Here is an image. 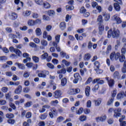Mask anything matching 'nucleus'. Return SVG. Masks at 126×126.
Returning a JSON list of instances; mask_svg holds the SVG:
<instances>
[{"label":"nucleus","mask_w":126,"mask_h":126,"mask_svg":"<svg viewBox=\"0 0 126 126\" xmlns=\"http://www.w3.org/2000/svg\"><path fill=\"white\" fill-rule=\"evenodd\" d=\"M108 38H118L120 36V31L117 29L114 28L113 31L112 30H110L107 32Z\"/></svg>","instance_id":"1"},{"label":"nucleus","mask_w":126,"mask_h":126,"mask_svg":"<svg viewBox=\"0 0 126 126\" xmlns=\"http://www.w3.org/2000/svg\"><path fill=\"white\" fill-rule=\"evenodd\" d=\"M121 57V54L119 52H117L115 53V52H113L110 54V59L111 61H118L120 57Z\"/></svg>","instance_id":"2"},{"label":"nucleus","mask_w":126,"mask_h":126,"mask_svg":"<svg viewBox=\"0 0 126 126\" xmlns=\"http://www.w3.org/2000/svg\"><path fill=\"white\" fill-rule=\"evenodd\" d=\"M50 111L51 112L49 113V115L51 119H53L54 115V116L58 115V110L55 107H53L50 109Z\"/></svg>","instance_id":"3"},{"label":"nucleus","mask_w":126,"mask_h":126,"mask_svg":"<svg viewBox=\"0 0 126 126\" xmlns=\"http://www.w3.org/2000/svg\"><path fill=\"white\" fill-rule=\"evenodd\" d=\"M74 77L75 79L73 80V83H74L75 84H77L79 80H80L81 81V80H82V78H81V77L79 75V73H75L74 74Z\"/></svg>","instance_id":"4"},{"label":"nucleus","mask_w":126,"mask_h":126,"mask_svg":"<svg viewBox=\"0 0 126 126\" xmlns=\"http://www.w3.org/2000/svg\"><path fill=\"white\" fill-rule=\"evenodd\" d=\"M112 20H115L116 21V24H121L122 23V19L118 15H115L112 17Z\"/></svg>","instance_id":"5"},{"label":"nucleus","mask_w":126,"mask_h":126,"mask_svg":"<svg viewBox=\"0 0 126 126\" xmlns=\"http://www.w3.org/2000/svg\"><path fill=\"white\" fill-rule=\"evenodd\" d=\"M62 91L61 90H56L55 92H54L53 97L56 99H59V98H61L62 95Z\"/></svg>","instance_id":"6"},{"label":"nucleus","mask_w":126,"mask_h":126,"mask_svg":"<svg viewBox=\"0 0 126 126\" xmlns=\"http://www.w3.org/2000/svg\"><path fill=\"white\" fill-rule=\"evenodd\" d=\"M65 72H66V70L64 68H63V69H62L60 70H58L57 71L58 74H59V78L60 79H62L63 78V74H64V73H65Z\"/></svg>","instance_id":"7"},{"label":"nucleus","mask_w":126,"mask_h":126,"mask_svg":"<svg viewBox=\"0 0 126 126\" xmlns=\"http://www.w3.org/2000/svg\"><path fill=\"white\" fill-rule=\"evenodd\" d=\"M95 83H97V84H104V80H101L100 78L94 79L93 81V84H95Z\"/></svg>","instance_id":"8"},{"label":"nucleus","mask_w":126,"mask_h":126,"mask_svg":"<svg viewBox=\"0 0 126 126\" xmlns=\"http://www.w3.org/2000/svg\"><path fill=\"white\" fill-rule=\"evenodd\" d=\"M121 111H122V109L121 108H118V109H115L114 117L115 118H118V117H121V113H120V112H121Z\"/></svg>","instance_id":"9"},{"label":"nucleus","mask_w":126,"mask_h":126,"mask_svg":"<svg viewBox=\"0 0 126 126\" xmlns=\"http://www.w3.org/2000/svg\"><path fill=\"white\" fill-rule=\"evenodd\" d=\"M106 79L108 81V85L109 87H113V86H114V84H115V81H114V79H110L109 80V77H106Z\"/></svg>","instance_id":"10"},{"label":"nucleus","mask_w":126,"mask_h":126,"mask_svg":"<svg viewBox=\"0 0 126 126\" xmlns=\"http://www.w3.org/2000/svg\"><path fill=\"white\" fill-rule=\"evenodd\" d=\"M59 27L62 31H63L66 28V24L65 22H62L60 24Z\"/></svg>","instance_id":"11"},{"label":"nucleus","mask_w":126,"mask_h":126,"mask_svg":"<svg viewBox=\"0 0 126 126\" xmlns=\"http://www.w3.org/2000/svg\"><path fill=\"white\" fill-rule=\"evenodd\" d=\"M21 91H22V86L19 85L17 88L15 89L14 93L15 94H20V93H21Z\"/></svg>","instance_id":"12"},{"label":"nucleus","mask_w":126,"mask_h":126,"mask_svg":"<svg viewBox=\"0 0 126 126\" xmlns=\"http://www.w3.org/2000/svg\"><path fill=\"white\" fill-rule=\"evenodd\" d=\"M114 100H115L114 97H111L109 98V99L107 102L106 105L107 106H112V105H113V103H114Z\"/></svg>","instance_id":"13"},{"label":"nucleus","mask_w":126,"mask_h":126,"mask_svg":"<svg viewBox=\"0 0 126 126\" xmlns=\"http://www.w3.org/2000/svg\"><path fill=\"white\" fill-rule=\"evenodd\" d=\"M85 93L86 94V96H87V97H89V95H90V87L89 86L86 87L85 89Z\"/></svg>","instance_id":"14"},{"label":"nucleus","mask_w":126,"mask_h":126,"mask_svg":"<svg viewBox=\"0 0 126 126\" xmlns=\"http://www.w3.org/2000/svg\"><path fill=\"white\" fill-rule=\"evenodd\" d=\"M15 65H18V66L19 68H20V69L24 70L26 68L25 65H24V64L20 63H16Z\"/></svg>","instance_id":"15"},{"label":"nucleus","mask_w":126,"mask_h":126,"mask_svg":"<svg viewBox=\"0 0 126 126\" xmlns=\"http://www.w3.org/2000/svg\"><path fill=\"white\" fill-rule=\"evenodd\" d=\"M95 106L96 107H98L100 105H101V103H102V99L101 98H98L96 100H94Z\"/></svg>","instance_id":"16"},{"label":"nucleus","mask_w":126,"mask_h":126,"mask_svg":"<svg viewBox=\"0 0 126 126\" xmlns=\"http://www.w3.org/2000/svg\"><path fill=\"white\" fill-rule=\"evenodd\" d=\"M10 17L11 19H12V20H15V19H17L18 16H17V14H16L15 12H12L11 15L10 16Z\"/></svg>","instance_id":"17"},{"label":"nucleus","mask_w":126,"mask_h":126,"mask_svg":"<svg viewBox=\"0 0 126 126\" xmlns=\"http://www.w3.org/2000/svg\"><path fill=\"white\" fill-rule=\"evenodd\" d=\"M106 119H107V116H106V115H104L101 117L96 118V120L98 122H99V121H100V122H105V121H106Z\"/></svg>","instance_id":"18"},{"label":"nucleus","mask_w":126,"mask_h":126,"mask_svg":"<svg viewBox=\"0 0 126 126\" xmlns=\"http://www.w3.org/2000/svg\"><path fill=\"white\" fill-rule=\"evenodd\" d=\"M99 32L98 34L99 35H102L103 34V31H104V26L100 25L99 26Z\"/></svg>","instance_id":"19"},{"label":"nucleus","mask_w":126,"mask_h":126,"mask_svg":"<svg viewBox=\"0 0 126 126\" xmlns=\"http://www.w3.org/2000/svg\"><path fill=\"white\" fill-rule=\"evenodd\" d=\"M114 6L116 11H120L121 10V6L118 3H114Z\"/></svg>","instance_id":"20"},{"label":"nucleus","mask_w":126,"mask_h":126,"mask_svg":"<svg viewBox=\"0 0 126 126\" xmlns=\"http://www.w3.org/2000/svg\"><path fill=\"white\" fill-rule=\"evenodd\" d=\"M47 117H48V113H44L40 115L39 118L40 120L43 121L44 120H46L47 119Z\"/></svg>","instance_id":"21"},{"label":"nucleus","mask_w":126,"mask_h":126,"mask_svg":"<svg viewBox=\"0 0 126 126\" xmlns=\"http://www.w3.org/2000/svg\"><path fill=\"white\" fill-rule=\"evenodd\" d=\"M28 24L30 26H34V25H35V21H34L33 20H29L28 21Z\"/></svg>","instance_id":"22"},{"label":"nucleus","mask_w":126,"mask_h":126,"mask_svg":"<svg viewBox=\"0 0 126 126\" xmlns=\"http://www.w3.org/2000/svg\"><path fill=\"white\" fill-rule=\"evenodd\" d=\"M31 14V11L27 10L23 12V15L25 17L29 16Z\"/></svg>","instance_id":"23"},{"label":"nucleus","mask_w":126,"mask_h":126,"mask_svg":"<svg viewBox=\"0 0 126 126\" xmlns=\"http://www.w3.org/2000/svg\"><path fill=\"white\" fill-rule=\"evenodd\" d=\"M113 77L114 78H117V79H120V73H119V71H115L114 73L113 74Z\"/></svg>","instance_id":"24"},{"label":"nucleus","mask_w":126,"mask_h":126,"mask_svg":"<svg viewBox=\"0 0 126 126\" xmlns=\"http://www.w3.org/2000/svg\"><path fill=\"white\" fill-rule=\"evenodd\" d=\"M35 33L37 36H41L42 32H41V29L38 28L35 30Z\"/></svg>","instance_id":"25"},{"label":"nucleus","mask_w":126,"mask_h":126,"mask_svg":"<svg viewBox=\"0 0 126 126\" xmlns=\"http://www.w3.org/2000/svg\"><path fill=\"white\" fill-rule=\"evenodd\" d=\"M67 80L66 78H63L61 80V85L62 86H65L66 84Z\"/></svg>","instance_id":"26"},{"label":"nucleus","mask_w":126,"mask_h":126,"mask_svg":"<svg viewBox=\"0 0 126 126\" xmlns=\"http://www.w3.org/2000/svg\"><path fill=\"white\" fill-rule=\"evenodd\" d=\"M91 58V55L89 53H88L85 55L84 60L85 61H88L89 60H90Z\"/></svg>","instance_id":"27"},{"label":"nucleus","mask_w":126,"mask_h":126,"mask_svg":"<svg viewBox=\"0 0 126 126\" xmlns=\"http://www.w3.org/2000/svg\"><path fill=\"white\" fill-rule=\"evenodd\" d=\"M41 44L43 47H47L48 46V42L45 40H42L41 41Z\"/></svg>","instance_id":"28"},{"label":"nucleus","mask_w":126,"mask_h":126,"mask_svg":"<svg viewBox=\"0 0 126 126\" xmlns=\"http://www.w3.org/2000/svg\"><path fill=\"white\" fill-rule=\"evenodd\" d=\"M15 53L16 55H17V56H18V57H21V56H22V53L18 49H16Z\"/></svg>","instance_id":"29"},{"label":"nucleus","mask_w":126,"mask_h":126,"mask_svg":"<svg viewBox=\"0 0 126 126\" xmlns=\"http://www.w3.org/2000/svg\"><path fill=\"white\" fill-rule=\"evenodd\" d=\"M5 116L7 119H12L14 118V115L12 113H7L6 114Z\"/></svg>","instance_id":"30"},{"label":"nucleus","mask_w":126,"mask_h":126,"mask_svg":"<svg viewBox=\"0 0 126 126\" xmlns=\"http://www.w3.org/2000/svg\"><path fill=\"white\" fill-rule=\"evenodd\" d=\"M68 94L69 95H74L75 94V89H71L68 92Z\"/></svg>","instance_id":"31"},{"label":"nucleus","mask_w":126,"mask_h":126,"mask_svg":"<svg viewBox=\"0 0 126 126\" xmlns=\"http://www.w3.org/2000/svg\"><path fill=\"white\" fill-rule=\"evenodd\" d=\"M83 113V108L81 107L78 110L76 111L77 115H81Z\"/></svg>","instance_id":"32"},{"label":"nucleus","mask_w":126,"mask_h":126,"mask_svg":"<svg viewBox=\"0 0 126 126\" xmlns=\"http://www.w3.org/2000/svg\"><path fill=\"white\" fill-rule=\"evenodd\" d=\"M97 21L100 24L103 23V17H102V15L98 16L97 18Z\"/></svg>","instance_id":"33"},{"label":"nucleus","mask_w":126,"mask_h":126,"mask_svg":"<svg viewBox=\"0 0 126 126\" xmlns=\"http://www.w3.org/2000/svg\"><path fill=\"white\" fill-rule=\"evenodd\" d=\"M126 60V57L124 55H122L119 58V61L120 63H124Z\"/></svg>","instance_id":"34"},{"label":"nucleus","mask_w":126,"mask_h":126,"mask_svg":"<svg viewBox=\"0 0 126 126\" xmlns=\"http://www.w3.org/2000/svg\"><path fill=\"white\" fill-rule=\"evenodd\" d=\"M5 96L6 99L10 100V101H13L12 98L10 97V94H9V93L6 94Z\"/></svg>","instance_id":"35"},{"label":"nucleus","mask_w":126,"mask_h":126,"mask_svg":"<svg viewBox=\"0 0 126 126\" xmlns=\"http://www.w3.org/2000/svg\"><path fill=\"white\" fill-rule=\"evenodd\" d=\"M63 121H64V118H63V116H60L57 119V123H61L63 122Z\"/></svg>","instance_id":"36"},{"label":"nucleus","mask_w":126,"mask_h":126,"mask_svg":"<svg viewBox=\"0 0 126 126\" xmlns=\"http://www.w3.org/2000/svg\"><path fill=\"white\" fill-rule=\"evenodd\" d=\"M55 41L57 42V43H60V39H61V35L57 34L55 36Z\"/></svg>","instance_id":"37"},{"label":"nucleus","mask_w":126,"mask_h":126,"mask_svg":"<svg viewBox=\"0 0 126 126\" xmlns=\"http://www.w3.org/2000/svg\"><path fill=\"white\" fill-rule=\"evenodd\" d=\"M7 60V58L5 56H1L0 57V62L1 63H3V62H5Z\"/></svg>","instance_id":"38"},{"label":"nucleus","mask_w":126,"mask_h":126,"mask_svg":"<svg viewBox=\"0 0 126 126\" xmlns=\"http://www.w3.org/2000/svg\"><path fill=\"white\" fill-rule=\"evenodd\" d=\"M54 14H55V11L53 10H50L48 11V15H49V16H54Z\"/></svg>","instance_id":"39"},{"label":"nucleus","mask_w":126,"mask_h":126,"mask_svg":"<svg viewBox=\"0 0 126 126\" xmlns=\"http://www.w3.org/2000/svg\"><path fill=\"white\" fill-rule=\"evenodd\" d=\"M79 120H80L81 122H84L86 121V117L84 115H82L79 117Z\"/></svg>","instance_id":"40"},{"label":"nucleus","mask_w":126,"mask_h":126,"mask_svg":"<svg viewBox=\"0 0 126 126\" xmlns=\"http://www.w3.org/2000/svg\"><path fill=\"white\" fill-rule=\"evenodd\" d=\"M74 9V7L73 6H71V5H66V10H68V11L72 10Z\"/></svg>","instance_id":"41"},{"label":"nucleus","mask_w":126,"mask_h":126,"mask_svg":"<svg viewBox=\"0 0 126 126\" xmlns=\"http://www.w3.org/2000/svg\"><path fill=\"white\" fill-rule=\"evenodd\" d=\"M94 70H95L97 74H101V73H102L103 72V70L99 69V68H94Z\"/></svg>","instance_id":"42"},{"label":"nucleus","mask_w":126,"mask_h":126,"mask_svg":"<svg viewBox=\"0 0 126 126\" xmlns=\"http://www.w3.org/2000/svg\"><path fill=\"white\" fill-rule=\"evenodd\" d=\"M41 60H46L48 58V53H45L44 54L42 55L40 57Z\"/></svg>","instance_id":"43"},{"label":"nucleus","mask_w":126,"mask_h":126,"mask_svg":"<svg viewBox=\"0 0 126 126\" xmlns=\"http://www.w3.org/2000/svg\"><path fill=\"white\" fill-rule=\"evenodd\" d=\"M31 117H32V113L28 112L26 113V118L27 119H31Z\"/></svg>","instance_id":"44"},{"label":"nucleus","mask_w":126,"mask_h":126,"mask_svg":"<svg viewBox=\"0 0 126 126\" xmlns=\"http://www.w3.org/2000/svg\"><path fill=\"white\" fill-rule=\"evenodd\" d=\"M120 126H126V121H122V119H119Z\"/></svg>","instance_id":"45"},{"label":"nucleus","mask_w":126,"mask_h":126,"mask_svg":"<svg viewBox=\"0 0 126 126\" xmlns=\"http://www.w3.org/2000/svg\"><path fill=\"white\" fill-rule=\"evenodd\" d=\"M94 69L99 68L100 67V63L98 61H96L94 63Z\"/></svg>","instance_id":"46"},{"label":"nucleus","mask_w":126,"mask_h":126,"mask_svg":"<svg viewBox=\"0 0 126 126\" xmlns=\"http://www.w3.org/2000/svg\"><path fill=\"white\" fill-rule=\"evenodd\" d=\"M29 75H30V73L29 72L27 71H25L24 73V77H25V78H28Z\"/></svg>","instance_id":"47"},{"label":"nucleus","mask_w":126,"mask_h":126,"mask_svg":"<svg viewBox=\"0 0 126 126\" xmlns=\"http://www.w3.org/2000/svg\"><path fill=\"white\" fill-rule=\"evenodd\" d=\"M1 90L3 93H6V92L8 91V88L6 87H3L1 88Z\"/></svg>","instance_id":"48"},{"label":"nucleus","mask_w":126,"mask_h":126,"mask_svg":"<svg viewBox=\"0 0 126 126\" xmlns=\"http://www.w3.org/2000/svg\"><path fill=\"white\" fill-rule=\"evenodd\" d=\"M43 4L45 8H50L51 7V5L48 2L43 3Z\"/></svg>","instance_id":"49"},{"label":"nucleus","mask_w":126,"mask_h":126,"mask_svg":"<svg viewBox=\"0 0 126 126\" xmlns=\"http://www.w3.org/2000/svg\"><path fill=\"white\" fill-rule=\"evenodd\" d=\"M51 104L52 106H56L57 104H59V101H58V100H55V101H51Z\"/></svg>","instance_id":"50"},{"label":"nucleus","mask_w":126,"mask_h":126,"mask_svg":"<svg viewBox=\"0 0 126 126\" xmlns=\"http://www.w3.org/2000/svg\"><path fill=\"white\" fill-rule=\"evenodd\" d=\"M117 98L118 100L122 99V98H124V94H123V93L118 94L117 95Z\"/></svg>","instance_id":"51"},{"label":"nucleus","mask_w":126,"mask_h":126,"mask_svg":"<svg viewBox=\"0 0 126 126\" xmlns=\"http://www.w3.org/2000/svg\"><path fill=\"white\" fill-rule=\"evenodd\" d=\"M35 2L39 5H42L43 4V0H35Z\"/></svg>","instance_id":"52"},{"label":"nucleus","mask_w":126,"mask_h":126,"mask_svg":"<svg viewBox=\"0 0 126 126\" xmlns=\"http://www.w3.org/2000/svg\"><path fill=\"white\" fill-rule=\"evenodd\" d=\"M7 123L10 124V125H14V123H15V121L13 119H9L7 120Z\"/></svg>","instance_id":"53"},{"label":"nucleus","mask_w":126,"mask_h":126,"mask_svg":"<svg viewBox=\"0 0 126 126\" xmlns=\"http://www.w3.org/2000/svg\"><path fill=\"white\" fill-rule=\"evenodd\" d=\"M32 16L33 18H38L39 17V14L37 13H32Z\"/></svg>","instance_id":"54"},{"label":"nucleus","mask_w":126,"mask_h":126,"mask_svg":"<svg viewBox=\"0 0 126 126\" xmlns=\"http://www.w3.org/2000/svg\"><path fill=\"white\" fill-rule=\"evenodd\" d=\"M9 38H10V39H12L13 40L14 39H15L16 38V35L13 33H11L9 34Z\"/></svg>","instance_id":"55"},{"label":"nucleus","mask_w":126,"mask_h":126,"mask_svg":"<svg viewBox=\"0 0 126 126\" xmlns=\"http://www.w3.org/2000/svg\"><path fill=\"white\" fill-rule=\"evenodd\" d=\"M32 60L35 63H39V58L37 56H33Z\"/></svg>","instance_id":"56"},{"label":"nucleus","mask_w":126,"mask_h":126,"mask_svg":"<svg viewBox=\"0 0 126 126\" xmlns=\"http://www.w3.org/2000/svg\"><path fill=\"white\" fill-rule=\"evenodd\" d=\"M26 65L29 68H31L33 66V63H28L26 64Z\"/></svg>","instance_id":"57"},{"label":"nucleus","mask_w":126,"mask_h":126,"mask_svg":"<svg viewBox=\"0 0 126 126\" xmlns=\"http://www.w3.org/2000/svg\"><path fill=\"white\" fill-rule=\"evenodd\" d=\"M38 76L39 77H42L43 78H45L46 77V74L44 73H39L38 74Z\"/></svg>","instance_id":"58"},{"label":"nucleus","mask_w":126,"mask_h":126,"mask_svg":"<svg viewBox=\"0 0 126 126\" xmlns=\"http://www.w3.org/2000/svg\"><path fill=\"white\" fill-rule=\"evenodd\" d=\"M62 63H64L65 65H66V66H68V65L70 64V62H68L65 60H63Z\"/></svg>","instance_id":"59"},{"label":"nucleus","mask_w":126,"mask_h":126,"mask_svg":"<svg viewBox=\"0 0 126 126\" xmlns=\"http://www.w3.org/2000/svg\"><path fill=\"white\" fill-rule=\"evenodd\" d=\"M48 36H49V35H48V32L47 31H44L43 33V38L44 39H46Z\"/></svg>","instance_id":"60"},{"label":"nucleus","mask_w":126,"mask_h":126,"mask_svg":"<svg viewBox=\"0 0 126 126\" xmlns=\"http://www.w3.org/2000/svg\"><path fill=\"white\" fill-rule=\"evenodd\" d=\"M99 89V85H95L94 88H93V91L96 92Z\"/></svg>","instance_id":"61"},{"label":"nucleus","mask_w":126,"mask_h":126,"mask_svg":"<svg viewBox=\"0 0 126 126\" xmlns=\"http://www.w3.org/2000/svg\"><path fill=\"white\" fill-rule=\"evenodd\" d=\"M47 65L49 67V68H51L52 69H54V68H55V66L51 63H48Z\"/></svg>","instance_id":"62"},{"label":"nucleus","mask_w":126,"mask_h":126,"mask_svg":"<svg viewBox=\"0 0 126 126\" xmlns=\"http://www.w3.org/2000/svg\"><path fill=\"white\" fill-rule=\"evenodd\" d=\"M80 12L81 13H85V12H86V9H85V8H84V7H82L80 9Z\"/></svg>","instance_id":"63"},{"label":"nucleus","mask_w":126,"mask_h":126,"mask_svg":"<svg viewBox=\"0 0 126 126\" xmlns=\"http://www.w3.org/2000/svg\"><path fill=\"white\" fill-rule=\"evenodd\" d=\"M126 47H124L121 49L122 55H126Z\"/></svg>","instance_id":"64"}]
</instances>
